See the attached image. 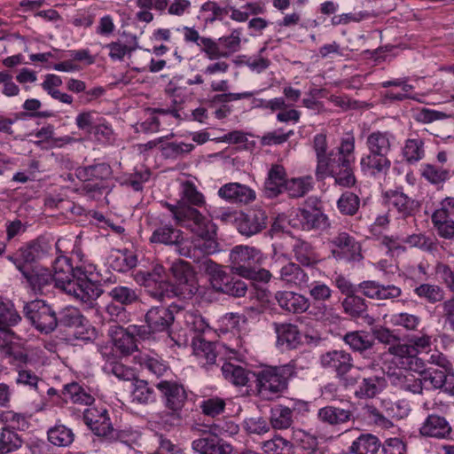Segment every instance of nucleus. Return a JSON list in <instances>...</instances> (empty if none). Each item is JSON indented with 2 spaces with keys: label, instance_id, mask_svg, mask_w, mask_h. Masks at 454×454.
Instances as JSON below:
<instances>
[{
  "label": "nucleus",
  "instance_id": "a211bd4d",
  "mask_svg": "<svg viewBox=\"0 0 454 454\" xmlns=\"http://www.w3.org/2000/svg\"><path fill=\"white\" fill-rule=\"evenodd\" d=\"M262 252L253 247L239 245L234 247L230 253L231 271L244 278L252 273L254 267H260L262 262Z\"/></svg>",
  "mask_w": 454,
  "mask_h": 454
},
{
  "label": "nucleus",
  "instance_id": "49530a36",
  "mask_svg": "<svg viewBox=\"0 0 454 454\" xmlns=\"http://www.w3.org/2000/svg\"><path fill=\"white\" fill-rule=\"evenodd\" d=\"M193 353L198 363L205 367L215 363L216 351L215 345L213 342L207 341L204 339H198L193 341Z\"/></svg>",
  "mask_w": 454,
  "mask_h": 454
},
{
  "label": "nucleus",
  "instance_id": "de8ad7c7",
  "mask_svg": "<svg viewBox=\"0 0 454 454\" xmlns=\"http://www.w3.org/2000/svg\"><path fill=\"white\" fill-rule=\"evenodd\" d=\"M131 396L133 402L141 404H148L156 402L157 394L153 387L150 386L148 381L140 379H135L133 383Z\"/></svg>",
  "mask_w": 454,
  "mask_h": 454
},
{
  "label": "nucleus",
  "instance_id": "0e129e2a",
  "mask_svg": "<svg viewBox=\"0 0 454 454\" xmlns=\"http://www.w3.org/2000/svg\"><path fill=\"white\" fill-rule=\"evenodd\" d=\"M242 29L236 28L229 35L219 38L223 58H229L241 48Z\"/></svg>",
  "mask_w": 454,
  "mask_h": 454
},
{
  "label": "nucleus",
  "instance_id": "dca6fc26",
  "mask_svg": "<svg viewBox=\"0 0 454 454\" xmlns=\"http://www.w3.org/2000/svg\"><path fill=\"white\" fill-rule=\"evenodd\" d=\"M77 178L86 183L84 190L88 192L102 193L107 188L106 182L113 176V170L108 163L101 162L82 166L75 169Z\"/></svg>",
  "mask_w": 454,
  "mask_h": 454
},
{
  "label": "nucleus",
  "instance_id": "6ab92c4d",
  "mask_svg": "<svg viewBox=\"0 0 454 454\" xmlns=\"http://www.w3.org/2000/svg\"><path fill=\"white\" fill-rule=\"evenodd\" d=\"M206 200L204 195L197 189L196 185L191 181H185L182 184L180 200L176 205L166 202L167 208L171 212L176 225L180 227L181 221L178 219L179 213L186 209L199 211L197 207L205 206Z\"/></svg>",
  "mask_w": 454,
  "mask_h": 454
},
{
  "label": "nucleus",
  "instance_id": "5fc2aeb1",
  "mask_svg": "<svg viewBox=\"0 0 454 454\" xmlns=\"http://www.w3.org/2000/svg\"><path fill=\"white\" fill-rule=\"evenodd\" d=\"M404 160L412 165L425 157L424 141L420 137L408 138L402 150Z\"/></svg>",
  "mask_w": 454,
  "mask_h": 454
},
{
  "label": "nucleus",
  "instance_id": "cd10ccee",
  "mask_svg": "<svg viewBox=\"0 0 454 454\" xmlns=\"http://www.w3.org/2000/svg\"><path fill=\"white\" fill-rule=\"evenodd\" d=\"M297 216L301 229L306 231H323L331 226L328 216L318 207L301 208Z\"/></svg>",
  "mask_w": 454,
  "mask_h": 454
},
{
  "label": "nucleus",
  "instance_id": "79ce46f5",
  "mask_svg": "<svg viewBox=\"0 0 454 454\" xmlns=\"http://www.w3.org/2000/svg\"><path fill=\"white\" fill-rule=\"evenodd\" d=\"M137 364L142 370H146L157 378L164 376L168 371V364L158 355L139 354L135 356Z\"/></svg>",
  "mask_w": 454,
  "mask_h": 454
},
{
  "label": "nucleus",
  "instance_id": "6e6d98bb",
  "mask_svg": "<svg viewBox=\"0 0 454 454\" xmlns=\"http://www.w3.org/2000/svg\"><path fill=\"white\" fill-rule=\"evenodd\" d=\"M313 188V178L310 176L286 179L285 191L290 198L305 196Z\"/></svg>",
  "mask_w": 454,
  "mask_h": 454
},
{
  "label": "nucleus",
  "instance_id": "f3484780",
  "mask_svg": "<svg viewBox=\"0 0 454 454\" xmlns=\"http://www.w3.org/2000/svg\"><path fill=\"white\" fill-rule=\"evenodd\" d=\"M269 217L266 210L254 207L239 211L235 226L239 234L251 238L261 233L268 226Z\"/></svg>",
  "mask_w": 454,
  "mask_h": 454
},
{
  "label": "nucleus",
  "instance_id": "7ed1b4c3",
  "mask_svg": "<svg viewBox=\"0 0 454 454\" xmlns=\"http://www.w3.org/2000/svg\"><path fill=\"white\" fill-rule=\"evenodd\" d=\"M254 378V394L265 401H272L288 389L289 381L296 377L294 363L280 365L262 364L252 372Z\"/></svg>",
  "mask_w": 454,
  "mask_h": 454
},
{
  "label": "nucleus",
  "instance_id": "338daca9",
  "mask_svg": "<svg viewBox=\"0 0 454 454\" xmlns=\"http://www.w3.org/2000/svg\"><path fill=\"white\" fill-rule=\"evenodd\" d=\"M360 207V198L351 192H343L337 200V207L344 215H354Z\"/></svg>",
  "mask_w": 454,
  "mask_h": 454
},
{
  "label": "nucleus",
  "instance_id": "f257e3e1",
  "mask_svg": "<svg viewBox=\"0 0 454 454\" xmlns=\"http://www.w3.org/2000/svg\"><path fill=\"white\" fill-rule=\"evenodd\" d=\"M180 227L196 235L191 241L179 245V254L200 262L210 260L207 256L219 251L216 241V225L200 211L186 209L179 213Z\"/></svg>",
  "mask_w": 454,
  "mask_h": 454
},
{
  "label": "nucleus",
  "instance_id": "0eeeda50",
  "mask_svg": "<svg viewBox=\"0 0 454 454\" xmlns=\"http://www.w3.org/2000/svg\"><path fill=\"white\" fill-rule=\"evenodd\" d=\"M207 275L214 290L234 297H243L247 291L245 281L226 273L221 265L212 260H205L200 266Z\"/></svg>",
  "mask_w": 454,
  "mask_h": 454
},
{
  "label": "nucleus",
  "instance_id": "13d9d810",
  "mask_svg": "<svg viewBox=\"0 0 454 454\" xmlns=\"http://www.w3.org/2000/svg\"><path fill=\"white\" fill-rule=\"evenodd\" d=\"M42 103L36 98L26 99L22 105L24 111L16 113V119L50 118L54 115L51 111H40Z\"/></svg>",
  "mask_w": 454,
  "mask_h": 454
},
{
  "label": "nucleus",
  "instance_id": "e433bc0d",
  "mask_svg": "<svg viewBox=\"0 0 454 454\" xmlns=\"http://www.w3.org/2000/svg\"><path fill=\"white\" fill-rule=\"evenodd\" d=\"M150 241L152 243L164 244L167 246L175 245L178 253L179 245L184 243L183 232L168 224L156 228L150 237Z\"/></svg>",
  "mask_w": 454,
  "mask_h": 454
},
{
  "label": "nucleus",
  "instance_id": "774afa93",
  "mask_svg": "<svg viewBox=\"0 0 454 454\" xmlns=\"http://www.w3.org/2000/svg\"><path fill=\"white\" fill-rule=\"evenodd\" d=\"M15 371L17 372V378L15 380L17 385L27 387L32 390H37L40 378L35 372L22 364L16 365Z\"/></svg>",
  "mask_w": 454,
  "mask_h": 454
},
{
  "label": "nucleus",
  "instance_id": "473e14b6",
  "mask_svg": "<svg viewBox=\"0 0 454 454\" xmlns=\"http://www.w3.org/2000/svg\"><path fill=\"white\" fill-rule=\"evenodd\" d=\"M52 247L44 238H38L20 247V255L27 266H34L33 263L47 256Z\"/></svg>",
  "mask_w": 454,
  "mask_h": 454
},
{
  "label": "nucleus",
  "instance_id": "c9c22d12",
  "mask_svg": "<svg viewBox=\"0 0 454 454\" xmlns=\"http://www.w3.org/2000/svg\"><path fill=\"white\" fill-rule=\"evenodd\" d=\"M386 385L387 382L384 376L372 375L364 377L354 395L358 399L374 398L386 387Z\"/></svg>",
  "mask_w": 454,
  "mask_h": 454
},
{
  "label": "nucleus",
  "instance_id": "1a4fd4ad",
  "mask_svg": "<svg viewBox=\"0 0 454 454\" xmlns=\"http://www.w3.org/2000/svg\"><path fill=\"white\" fill-rule=\"evenodd\" d=\"M170 271L175 279V284L170 283L171 297L190 299L198 292L197 275L190 262L177 260L171 264Z\"/></svg>",
  "mask_w": 454,
  "mask_h": 454
},
{
  "label": "nucleus",
  "instance_id": "412c9836",
  "mask_svg": "<svg viewBox=\"0 0 454 454\" xmlns=\"http://www.w3.org/2000/svg\"><path fill=\"white\" fill-rule=\"evenodd\" d=\"M403 370L411 371L421 376L423 389L426 391H440L445 386L446 372L439 369L427 368L422 358H413L411 360V365Z\"/></svg>",
  "mask_w": 454,
  "mask_h": 454
},
{
  "label": "nucleus",
  "instance_id": "c85d7f7f",
  "mask_svg": "<svg viewBox=\"0 0 454 454\" xmlns=\"http://www.w3.org/2000/svg\"><path fill=\"white\" fill-rule=\"evenodd\" d=\"M54 283L57 287L67 290L68 284H71L76 278V270H83L82 266L73 267L70 259L67 256H59L52 264Z\"/></svg>",
  "mask_w": 454,
  "mask_h": 454
},
{
  "label": "nucleus",
  "instance_id": "603ef678",
  "mask_svg": "<svg viewBox=\"0 0 454 454\" xmlns=\"http://www.w3.org/2000/svg\"><path fill=\"white\" fill-rule=\"evenodd\" d=\"M107 295L113 301L125 308L137 302L139 300L137 289L128 286H115L107 293Z\"/></svg>",
  "mask_w": 454,
  "mask_h": 454
},
{
  "label": "nucleus",
  "instance_id": "aec40b11",
  "mask_svg": "<svg viewBox=\"0 0 454 454\" xmlns=\"http://www.w3.org/2000/svg\"><path fill=\"white\" fill-rule=\"evenodd\" d=\"M419 433L425 438L450 441L453 439L454 428L446 417L433 412L420 424Z\"/></svg>",
  "mask_w": 454,
  "mask_h": 454
},
{
  "label": "nucleus",
  "instance_id": "b1692460",
  "mask_svg": "<svg viewBox=\"0 0 454 454\" xmlns=\"http://www.w3.org/2000/svg\"><path fill=\"white\" fill-rule=\"evenodd\" d=\"M218 196L232 204L247 205L256 200V192L249 186L240 183H228L221 186Z\"/></svg>",
  "mask_w": 454,
  "mask_h": 454
},
{
  "label": "nucleus",
  "instance_id": "09e8293b",
  "mask_svg": "<svg viewBox=\"0 0 454 454\" xmlns=\"http://www.w3.org/2000/svg\"><path fill=\"white\" fill-rule=\"evenodd\" d=\"M223 378L236 387H244L249 381L250 372L232 363H224L221 368Z\"/></svg>",
  "mask_w": 454,
  "mask_h": 454
},
{
  "label": "nucleus",
  "instance_id": "864d4df0",
  "mask_svg": "<svg viewBox=\"0 0 454 454\" xmlns=\"http://www.w3.org/2000/svg\"><path fill=\"white\" fill-rule=\"evenodd\" d=\"M454 171L451 172L448 168L439 167L434 164H424L421 167V176L430 184L434 185H442L448 181Z\"/></svg>",
  "mask_w": 454,
  "mask_h": 454
},
{
  "label": "nucleus",
  "instance_id": "a19ab883",
  "mask_svg": "<svg viewBox=\"0 0 454 454\" xmlns=\"http://www.w3.org/2000/svg\"><path fill=\"white\" fill-rule=\"evenodd\" d=\"M277 343L288 349L296 348L301 343V335L297 325L293 324H276Z\"/></svg>",
  "mask_w": 454,
  "mask_h": 454
},
{
  "label": "nucleus",
  "instance_id": "052dcab7",
  "mask_svg": "<svg viewBox=\"0 0 454 454\" xmlns=\"http://www.w3.org/2000/svg\"><path fill=\"white\" fill-rule=\"evenodd\" d=\"M395 384L404 391L414 395H423L424 389L421 376L416 377L411 371H406L405 373L400 372L396 375Z\"/></svg>",
  "mask_w": 454,
  "mask_h": 454
},
{
  "label": "nucleus",
  "instance_id": "a878e982",
  "mask_svg": "<svg viewBox=\"0 0 454 454\" xmlns=\"http://www.w3.org/2000/svg\"><path fill=\"white\" fill-rule=\"evenodd\" d=\"M211 430L214 434H223V428H219L218 425H213ZM192 449L199 454H228L230 445L221 443L215 435H206L195 439L192 442Z\"/></svg>",
  "mask_w": 454,
  "mask_h": 454
},
{
  "label": "nucleus",
  "instance_id": "c756f323",
  "mask_svg": "<svg viewBox=\"0 0 454 454\" xmlns=\"http://www.w3.org/2000/svg\"><path fill=\"white\" fill-rule=\"evenodd\" d=\"M341 340L353 352L360 354L364 358L374 353L372 351L375 344L374 339L366 331L348 332Z\"/></svg>",
  "mask_w": 454,
  "mask_h": 454
},
{
  "label": "nucleus",
  "instance_id": "9b49d317",
  "mask_svg": "<svg viewBox=\"0 0 454 454\" xmlns=\"http://www.w3.org/2000/svg\"><path fill=\"white\" fill-rule=\"evenodd\" d=\"M74 330L77 340L90 341L96 337L95 328L92 327L82 313L75 307L67 306L57 314V327Z\"/></svg>",
  "mask_w": 454,
  "mask_h": 454
},
{
  "label": "nucleus",
  "instance_id": "4d7b16f0",
  "mask_svg": "<svg viewBox=\"0 0 454 454\" xmlns=\"http://www.w3.org/2000/svg\"><path fill=\"white\" fill-rule=\"evenodd\" d=\"M62 395L64 398H69L74 403L82 405H91L95 401L94 397L76 382L65 385Z\"/></svg>",
  "mask_w": 454,
  "mask_h": 454
},
{
  "label": "nucleus",
  "instance_id": "f03ea898",
  "mask_svg": "<svg viewBox=\"0 0 454 454\" xmlns=\"http://www.w3.org/2000/svg\"><path fill=\"white\" fill-rule=\"evenodd\" d=\"M355 136L346 133L340 138V145L330 152V158L323 164L316 168L317 179L331 176L336 185L343 188L354 187L356 177L354 172L355 162Z\"/></svg>",
  "mask_w": 454,
  "mask_h": 454
},
{
  "label": "nucleus",
  "instance_id": "8fccbe9b",
  "mask_svg": "<svg viewBox=\"0 0 454 454\" xmlns=\"http://www.w3.org/2000/svg\"><path fill=\"white\" fill-rule=\"evenodd\" d=\"M137 47V37L129 35L125 42L118 40L106 45L109 50V57L114 61H122L124 57L130 55Z\"/></svg>",
  "mask_w": 454,
  "mask_h": 454
},
{
  "label": "nucleus",
  "instance_id": "69168bd1",
  "mask_svg": "<svg viewBox=\"0 0 454 454\" xmlns=\"http://www.w3.org/2000/svg\"><path fill=\"white\" fill-rule=\"evenodd\" d=\"M262 450L267 454H292L293 443L279 435L262 442Z\"/></svg>",
  "mask_w": 454,
  "mask_h": 454
},
{
  "label": "nucleus",
  "instance_id": "a18cd8bd",
  "mask_svg": "<svg viewBox=\"0 0 454 454\" xmlns=\"http://www.w3.org/2000/svg\"><path fill=\"white\" fill-rule=\"evenodd\" d=\"M280 279L291 286H302L309 281L308 274L295 262H288L280 270Z\"/></svg>",
  "mask_w": 454,
  "mask_h": 454
},
{
  "label": "nucleus",
  "instance_id": "bf43d9fd",
  "mask_svg": "<svg viewBox=\"0 0 454 454\" xmlns=\"http://www.w3.org/2000/svg\"><path fill=\"white\" fill-rule=\"evenodd\" d=\"M182 411L181 409L161 411L154 415V421L161 428L170 431L181 426L183 421Z\"/></svg>",
  "mask_w": 454,
  "mask_h": 454
},
{
  "label": "nucleus",
  "instance_id": "58836bf2",
  "mask_svg": "<svg viewBox=\"0 0 454 454\" xmlns=\"http://www.w3.org/2000/svg\"><path fill=\"white\" fill-rule=\"evenodd\" d=\"M341 307L345 314L351 318H369L367 323H372L373 319L368 316V305L366 301L355 293L347 295L341 301Z\"/></svg>",
  "mask_w": 454,
  "mask_h": 454
},
{
  "label": "nucleus",
  "instance_id": "2eb2a0df",
  "mask_svg": "<svg viewBox=\"0 0 454 454\" xmlns=\"http://www.w3.org/2000/svg\"><path fill=\"white\" fill-rule=\"evenodd\" d=\"M76 278L68 284L65 291L88 307H92L97 299L103 294L102 286L98 281L91 279L85 269L76 270Z\"/></svg>",
  "mask_w": 454,
  "mask_h": 454
},
{
  "label": "nucleus",
  "instance_id": "7c9ffc66",
  "mask_svg": "<svg viewBox=\"0 0 454 454\" xmlns=\"http://www.w3.org/2000/svg\"><path fill=\"white\" fill-rule=\"evenodd\" d=\"M286 173L283 166L274 164L268 172L263 185V195L268 199L277 198L285 191Z\"/></svg>",
  "mask_w": 454,
  "mask_h": 454
},
{
  "label": "nucleus",
  "instance_id": "680f3d73",
  "mask_svg": "<svg viewBox=\"0 0 454 454\" xmlns=\"http://www.w3.org/2000/svg\"><path fill=\"white\" fill-rule=\"evenodd\" d=\"M194 148L193 144L168 142L161 145L160 153L165 159L177 160L189 154Z\"/></svg>",
  "mask_w": 454,
  "mask_h": 454
},
{
  "label": "nucleus",
  "instance_id": "ea45409f",
  "mask_svg": "<svg viewBox=\"0 0 454 454\" xmlns=\"http://www.w3.org/2000/svg\"><path fill=\"white\" fill-rule=\"evenodd\" d=\"M292 251L296 261L302 266L313 267L318 262L315 247L304 239H294Z\"/></svg>",
  "mask_w": 454,
  "mask_h": 454
},
{
  "label": "nucleus",
  "instance_id": "9d476101",
  "mask_svg": "<svg viewBox=\"0 0 454 454\" xmlns=\"http://www.w3.org/2000/svg\"><path fill=\"white\" fill-rule=\"evenodd\" d=\"M327 244L332 257L337 262L356 263L364 259L360 242L347 231H338Z\"/></svg>",
  "mask_w": 454,
  "mask_h": 454
},
{
  "label": "nucleus",
  "instance_id": "4be33fe9",
  "mask_svg": "<svg viewBox=\"0 0 454 454\" xmlns=\"http://www.w3.org/2000/svg\"><path fill=\"white\" fill-rule=\"evenodd\" d=\"M166 409L176 410L184 407L188 394L184 386L176 380H160L155 385Z\"/></svg>",
  "mask_w": 454,
  "mask_h": 454
},
{
  "label": "nucleus",
  "instance_id": "423d86ee",
  "mask_svg": "<svg viewBox=\"0 0 454 454\" xmlns=\"http://www.w3.org/2000/svg\"><path fill=\"white\" fill-rule=\"evenodd\" d=\"M334 286L346 296L358 289L367 298L377 301L394 300L402 295V289L395 285H384L375 280L362 281L357 288L343 275L333 278Z\"/></svg>",
  "mask_w": 454,
  "mask_h": 454
},
{
  "label": "nucleus",
  "instance_id": "f8f14e48",
  "mask_svg": "<svg viewBox=\"0 0 454 454\" xmlns=\"http://www.w3.org/2000/svg\"><path fill=\"white\" fill-rule=\"evenodd\" d=\"M433 337L427 333L421 335H413L410 339V344H397L389 347V353L393 356V364L400 369L411 365V360L420 358L418 354L419 351H425L433 344Z\"/></svg>",
  "mask_w": 454,
  "mask_h": 454
},
{
  "label": "nucleus",
  "instance_id": "4c0bfd02",
  "mask_svg": "<svg viewBox=\"0 0 454 454\" xmlns=\"http://www.w3.org/2000/svg\"><path fill=\"white\" fill-rule=\"evenodd\" d=\"M380 440L372 434H361L348 448L346 454H378Z\"/></svg>",
  "mask_w": 454,
  "mask_h": 454
},
{
  "label": "nucleus",
  "instance_id": "72a5a7b5",
  "mask_svg": "<svg viewBox=\"0 0 454 454\" xmlns=\"http://www.w3.org/2000/svg\"><path fill=\"white\" fill-rule=\"evenodd\" d=\"M390 205L397 211L400 218L406 219L414 216L419 208V204L401 191H389L386 193Z\"/></svg>",
  "mask_w": 454,
  "mask_h": 454
},
{
  "label": "nucleus",
  "instance_id": "2f4dec72",
  "mask_svg": "<svg viewBox=\"0 0 454 454\" xmlns=\"http://www.w3.org/2000/svg\"><path fill=\"white\" fill-rule=\"evenodd\" d=\"M21 275L35 294H42L43 288L54 282L51 271L40 266H27Z\"/></svg>",
  "mask_w": 454,
  "mask_h": 454
},
{
  "label": "nucleus",
  "instance_id": "e2e57ef3",
  "mask_svg": "<svg viewBox=\"0 0 454 454\" xmlns=\"http://www.w3.org/2000/svg\"><path fill=\"white\" fill-rule=\"evenodd\" d=\"M22 445L20 435L10 427L2 428L0 433V454H8L17 450Z\"/></svg>",
  "mask_w": 454,
  "mask_h": 454
},
{
  "label": "nucleus",
  "instance_id": "bb28decb",
  "mask_svg": "<svg viewBox=\"0 0 454 454\" xmlns=\"http://www.w3.org/2000/svg\"><path fill=\"white\" fill-rule=\"evenodd\" d=\"M131 328H138V326L137 325H130L127 328L119 327L112 336L115 350L124 356H129L137 350L136 338L141 340L139 333Z\"/></svg>",
  "mask_w": 454,
  "mask_h": 454
},
{
  "label": "nucleus",
  "instance_id": "4468645a",
  "mask_svg": "<svg viewBox=\"0 0 454 454\" xmlns=\"http://www.w3.org/2000/svg\"><path fill=\"white\" fill-rule=\"evenodd\" d=\"M23 312L32 325L42 333H51L57 328V313L43 300L26 303Z\"/></svg>",
  "mask_w": 454,
  "mask_h": 454
},
{
  "label": "nucleus",
  "instance_id": "c03bdc74",
  "mask_svg": "<svg viewBox=\"0 0 454 454\" xmlns=\"http://www.w3.org/2000/svg\"><path fill=\"white\" fill-rule=\"evenodd\" d=\"M269 419L270 427L276 430L288 429L294 423L290 409L282 403L275 404L270 408Z\"/></svg>",
  "mask_w": 454,
  "mask_h": 454
},
{
  "label": "nucleus",
  "instance_id": "f704fd0d",
  "mask_svg": "<svg viewBox=\"0 0 454 454\" xmlns=\"http://www.w3.org/2000/svg\"><path fill=\"white\" fill-rule=\"evenodd\" d=\"M275 298L283 309L291 313H302L309 308V299L294 292L278 291L276 293Z\"/></svg>",
  "mask_w": 454,
  "mask_h": 454
},
{
  "label": "nucleus",
  "instance_id": "37998d69",
  "mask_svg": "<svg viewBox=\"0 0 454 454\" xmlns=\"http://www.w3.org/2000/svg\"><path fill=\"white\" fill-rule=\"evenodd\" d=\"M21 317L16 310L14 304L0 296V332L11 333V327L18 325Z\"/></svg>",
  "mask_w": 454,
  "mask_h": 454
},
{
  "label": "nucleus",
  "instance_id": "6e6552de",
  "mask_svg": "<svg viewBox=\"0 0 454 454\" xmlns=\"http://www.w3.org/2000/svg\"><path fill=\"white\" fill-rule=\"evenodd\" d=\"M173 311L163 306L151 308L145 316V325H137V330L141 335V340H156L160 333H168L174 322Z\"/></svg>",
  "mask_w": 454,
  "mask_h": 454
},
{
  "label": "nucleus",
  "instance_id": "5701e85b",
  "mask_svg": "<svg viewBox=\"0 0 454 454\" xmlns=\"http://www.w3.org/2000/svg\"><path fill=\"white\" fill-rule=\"evenodd\" d=\"M317 419L323 425L335 428L354 421L355 416L350 404L344 406L330 404L317 411Z\"/></svg>",
  "mask_w": 454,
  "mask_h": 454
},
{
  "label": "nucleus",
  "instance_id": "ddd939ff",
  "mask_svg": "<svg viewBox=\"0 0 454 454\" xmlns=\"http://www.w3.org/2000/svg\"><path fill=\"white\" fill-rule=\"evenodd\" d=\"M137 282L145 286L148 294L159 300L171 298L170 282L168 281L164 267L156 264L150 270H139L136 274Z\"/></svg>",
  "mask_w": 454,
  "mask_h": 454
},
{
  "label": "nucleus",
  "instance_id": "39448f33",
  "mask_svg": "<svg viewBox=\"0 0 454 454\" xmlns=\"http://www.w3.org/2000/svg\"><path fill=\"white\" fill-rule=\"evenodd\" d=\"M321 366L335 374L339 384L345 389L354 387L361 379L352 372L355 365L351 354L343 349H333L319 357Z\"/></svg>",
  "mask_w": 454,
  "mask_h": 454
},
{
  "label": "nucleus",
  "instance_id": "20e7f679",
  "mask_svg": "<svg viewBox=\"0 0 454 454\" xmlns=\"http://www.w3.org/2000/svg\"><path fill=\"white\" fill-rule=\"evenodd\" d=\"M395 136L390 131L375 130L365 141L368 150L360 159L361 171L370 176L386 175L391 167L388 154L395 145Z\"/></svg>",
  "mask_w": 454,
  "mask_h": 454
},
{
  "label": "nucleus",
  "instance_id": "393cba45",
  "mask_svg": "<svg viewBox=\"0 0 454 454\" xmlns=\"http://www.w3.org/2000/svg\"><path fill=\"white\" fill-rule=\"evenodd\" d=\"M83 420L87 427L98 436L106 439L112 429L108 411L105 408L90 407L83 412Z\"/></svg>",
  "mask_w": 454,
  "mask_h": 454
},
{
  "label": "nucleus",
  "instance_id": "3c124183",
  "mask_svg": "<svg viewBox=\"0 0 454 454\" xmlns=\"http://www.w3.org/2000/svg\"><path fill=\"white\" fill-rule=\"evenodd\" d=\"M48 441L54 446L68 447L74 441L73 430L63 424H56L47 430Z\"/></svg>",
  "mask_w": 454,
  "mask_h": 454
}]
</instances>
